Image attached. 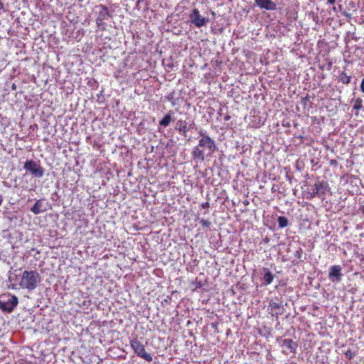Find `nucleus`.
Masks as SVG:
<instances>
[{"label": "nucleus", "mask_w": 364, "mask_h": 364, "mask_svg": "<svg viewBox=\"0 0 364 364\" xmlns=\"http://www.w3.org/2000/svg\"><path fill=\"white\" fill-rule=\"evenodd\" d=\"M202 136L198 141L197 146L193 147L191 151L192 158L195 161L203 162L205 157L212 156L213 154L217 150V146L215 141L208 135L199 132Z\"/></svg>", "instance_id": "obj_1"}, {"label": "nucleus", "mask_w": 364, "mask_h": 364, "mask_svg": "<svg viewBox=\"0 0 364 364\" xmlns=\"http://www.w3.org/2000/svg\"><path fill=\"white\" fill-rule=\"evenodd\" d=\"M41 281V275L36 271L25 270L21 276L19 285L28 291L35 289Z\"/></svg>", "instance_id": "obj_2"}, {"label": "nucleus", "mask_w": 364, "mask_h": 364, "mask_svg": "<svg viewBox=\"0 0 364 364\" xmlns=\"http://www.w3.org/2000/svg\"><path fill=\"white\" fill-rule=\"evenodd\" d=\"M95 14L96 15L95 23L97 28L100 31L107 29L106 21L112 18V14L108 7L104 4H99L95 7Z\"/></svg>", "instance_id": "obj_3"}, {"label": "nucleus", "mask_w": 364, "mask_h": 364, "mask_svg": "<svg viewBox=\"0 0 364 364\" xmlns=\"http://www.w3.org/2000/svg\"><path fill=\"white\" fill-rule=\"evenodd\" d=\"M329 189V185L326 181L318 180L312 186L311 191L306 192V197L307 199H313L316 196L323 198L326 192L328 191Z\"/></svg>", "instance_id": "obj_4"}, {"label": "nucleus", "mask_w": 364, "mask_h": 364, "mask_svg": "<svg viewBox=\"0 0 364 364\" xmlns=\"http://www.w3.org/2000/svg\"><path fill=\"white\" fill-rule=\"evenodd\" d=\"M129 344L132 349L137 356L147 362H151L153 360L152 355L146 352L144 344H143L138 338H136L131 339Z\"/></svg>", "instance_id": "obj_5"}, {"label": "nucleus", "mask_w": 364, "mask_h": 364, "mask_svg": "<svg viewBox=\"0 0 364 364\" xmlns=\"http://www.w3.org/2000/svg\"><path fill=\"white\" fill-rule=\"evenodd\" d=\"M18 300L15 295L1 296H0V309L3 311L11 313L18 305Z\"/></svg>", "instance_id": "obj_6"}, {"label": "nucleus", "mask_w": 364, "mask_h": 364, "mask_svg": "<svg viewBox=\"0 0 364 364\" xmlns=\"http://www.w3.org/2000/svg\"><path fill=\"white\" fill-rule=\"evenodd\" d=\"M23 168L37 178H41L44 175V168L33 160H27L23 165Z\"/></svg>", "instance_id": "obj_7"}, {"label": "nucleus", "mask_w": 364, "mask_h": 364, "mask_svg": "<svg viewBox=\"0 0 364 364\" xmlns=\"http://www.w3.org/2000/svg\"><path fill=\"white\" fill-rule=\"evenodd\" d=\"M189 18L191 22L198 28L205 26L208 22V18L203 17L198 9H193Z\"/></svg>", "instance_id": "obj_8"}, {"label": "nucleus", "mask_w": 364, "mask_h": 364, "mask_svg": "<svg viewBox=\"0 0 364 364\" xmlns=\"http://www.w3.org/2000/svg\"><path fill=\"white\" fill-rule=\"evenodd\" d=\"M282 348V353L289 355V353L296 354L298 344L290 338L282 340L281 343Z\"/></svg>", "instance_id": "obj_9"}, {"label": "nucleus", "mask_w": 364, "mask_h": 364, "mask_svg": "<svg viewBox=\"0 0 364 364\" xmlns=\"http://www.w3.org/2000/svg\"><path fill=\"white\" fill-rule=\"evenodd\" d=\"M267 311L272 316L278 317V316L283 314L284 306L282 303H277L271 300L269 303Z\"/></svg>", "instance_id": "obj_10"}, {"label": "nucleus", "mask_w": 364, "mask_h": 364, "mask_svg": "<svg viewBox=\"0 0 364 364\" xmlns=\"http://www.w3.org/2000/svg\"><path fill=\"white\" fill-rule=\"evenodd\" d=\"M194 123H191L188 125L186 120L178 119L176 122V129L182 135L186 136L188 131L193 129Z\"/></svg>", "instance_id": "obj_11"}, {"label": "nucleus", "mask_w": 364, "mask_h": 364, "mask_svg": "<svg viewBox=\"0 0 364 364\" xmlns=\"http://www.w3.org/2000/svg\"><path fill=\"white\" fill-rule=\"evenodd\" d=\"M328 277L333 281L340 282L342 277L341 266H331L329 269Z\"/></svg>", "instance_id": "obj_12"}, {"label": "nucleus", "mask_w": 364, "mask_h": 364, "mask_svg": "<svg viewBox=\"0 0 364 364\" xmlns=\"http://www.w3.org/2000/svg\"><path fill=\"white\" fill-rule=\"evenodd\" d=\"M255 4L260 9L273 11L277 9V4L272 0H255Z\"/></svg>", "instance_id": "obj_13"}, {"label": "nucleus", "mask_w": 364, "mask_h": 364, "mask_svg": "<svg viewBox=\"0 0 364 364\" xmlns=\"http://www.w3.org/2000/svg\"><path fill=\"white\" fill-rule=\"evenodd\" d=\"M262 270L264 272V274H263L264 284L266 285L270 284L273 282V279H274L273 274L269 271V269L268 268L264 267Z\"/></svg>", "instance_id": "obj_14"}, {"label": "nucleus", "mask_w": 364, "mask_h": 364, "mask_svg": "<svg viewBox=\"0 0 364 364\" xmlns=\"http://www.w3.org/2000/svg\"><path fill=\"white\" fill-rule=\"evenodd\" d=\"M172 114H173V112L172 111H170L168 114H166L160 121H159V124L161 127H168L170 123L171 122V121L173 120L172 119Z\"/></svg>", "instance_id": "obj_15"}, {"label": "nucleus", "mask_w": 364, "mask_h": 364, "mask_svg": "<svg viewBox=\"0 0 364 364\" xmlns=\"http://www.w3.org/2000/svg\"><path fill=\"white\" fill-rule=\"evenodd\" d=\"M42 201L41 200H38L33 206L31 208V210L36 215H38L46 210H43L42 208Z\"/></svg>", "instance_id": "obj_16"}, {"label": "nucleus", "mask_w": 364, "mask_h": 364, "mask_svg": "<svg viewBox=\"0 0 364 364\" xmlns=\"http://www.w3.org/2000/svg\"><path fill=\"white\" fill-rule=\"evenodd\" d=\"M339 81L342 82L345 85H348L351 82V76L348 75L346 73L342 72L338 77Z\"/></svg>", "instance_id": "obj_17"}, {"label": "nucleus", "mask_w": 364, "mask_h": 364, "mask_svg": "<svg viewBox=\"0 0 364 364\" xmlns=\"http://www.w3.org/2000/svg\"><path fill=\"white\" fill-rule=\"evenodd\" d=\"M277 220L279 228H284L288 225V219L285 216H279Z\"/></svg>", "instance_id": "obj_18"}, {"label": "nucleus", "mask_w": 364, "mask_h": 364, "mask_svg": "<svg viewBox=\"0 0 364 364\" xmlns=\"http://www.w3.org/2000/svg\"><path fill=\"white\" fill-rule=\"evenodd\" d=\"M363 107V100L360 98H357L354 101L353 109L359 110Z\"/></svg>", "instance_id": "obj_19"}, {"label": "nucleus", "mask_w": 364, "mask_h": 364, "mask_svg": "<svg viewBox=\"0 0 364 364\" xmlns=\"http://www.w3.org/2000/svg\"><path fill=\"white\" fill-rule=\"evenodd\" d=\"M346 357L349 359V360H351L353 359L355 356V353L354 352H352L350 350H346L345 353H344Z\"/></svg>", "instance_id": "obj_20"}, {"label": "nucleus", "mask_w": 364, "mask_h": 364, "mask_svg": "<svg viewBox=\"0 0 364 364\" xmlns=\"http://www.w3.org/2000/svg\"><path fill=\"white\" fill-rule=\"evenodd\" d=\"M200 223L203 227H206V228H208V227L210 225V222H209L208 220H205V219H200Z\"/></svg>", "instance_id": "obj_21"}, {"label": "nucleus", "mask_w": 364, "mask_h": 364, "mask_svg": "<svg viewBox=\"0 0 364 364\" xmlns=\"http://www.w3.org/2000/svg\"><path fill=\"white\" fill-rule=\"evenodd\" d=\"M201 207L203 208H208L210 207V204L208 202H205L201 204Z\"/></svg>", "instance_id": "obj_22"}, {"label": "nucleus", "mask_w": 364, "mask_h": 364, "mask_svg": "<svg viewBox=\"0 0 364 364\" xmlns=\"http://www.w3.org/2000/svg\"><path fill=\"white\" fill-rule=\"evenodd\" d=\"M337 164H338V162H337L336 160L332 159V160L330 161V165L331 166H337Z\"/></svg>", "instance_id": "obj_23"}, {"label": "nucleus", "mask_w": 364, "mask_h": 364, "mask_svg": "<svg viewBox=\"0 0 364 364\" xmlns=\"http://www.w3.org/2000/svg\"><path fill=\"white\" fill-rule=\"evenodd\" d=\"M336 2V0H327V3L330 5L334 4Z\"/></svg>", "instance_id": "obj_24"}, {"label": "nucleus", "mask_w": 364, "mask_h": 364, "mask_svg": "<svg viewBox=\"0 0 364 364\" xmlns=\"http://www.w3.org/2000/svg\"><path fill=\"white\" fill-rule=\"evenodd\" d=\"M230 118H231V117H230V116L229 114H227V115H225V117H224V119H225V121H228V120H230Z\"/></svg>", "instance_id": "obj_25"}, {"label": "nucleus", "mask_w": 364, "mask_h": 364, "mask_svg": "<svg viewBox=\"0 0 364 364\" xmlns=\"http://www.w3.org/2000/svg\"><path fill=\"white\" fill-rule=\"evenodd\" d=\"M3 200H4L3 196L1 195H0V206L1 205V204L3 203Z\"/></svg>", "instance_id": "obj_26"}, {"label": "nucleus", "mask_w": 364, "mask_h": 364, "mask_svg": "<svg viewBox=\"0 0 364 364\" xmlns=\"http://www.w3.org/2000/svg\"><path fill=\"white\" fill-rule=\"evenodd\" d=\"M264 242L267 243L269 241V239L266 237L264 240Z\"/></svg>", "instance_id": "obj_27"}, {"label": "nucleus", "mask_w": 364, "mask_h": 364, "mask_svg": "<svg viewBox=\"0 0 364 364\" xmlns=\"http://www.w3.org/2000/svg\"><path fill=\"white\" fill-rule=\"evenodd\" d=\"M3 7V4L1 3L0 4V8H2Z\"/></svg>", "instance_id": "obj_28"}]
</instances>
